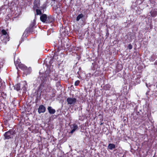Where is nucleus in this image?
Listing matches in <instances>:
<instances>
[{
    "label": "nucleus",
    "mask_w": 157,
    "mask_h": 157,
    "mask_svg": "<svg viewBox=\"0 0 157 157\" xmlns=\"http://www.w3.org/2000/svg\"><path fill=\"white\" fill-rule=\"evenodd\" d=\"M156 87H157V85H156Z\"/></svg>",
    "instance_id": "nucleus-33"
},
{
    "label": "nucleus",
    "mask_w": 157,
    "mask_h": 157,
    "mask_svg": "<svg viewBox=\"0 0 157 157\" xmlns=\"http://www.w3.org/2000/svg\"><path fill=\"white\" fill-rule=\"evenodd\" d=\"M83 17L84 15L82 14H79L77 17L76 20L77 21H78L80 19L83 18Z\"/></svg>",
    "instance_id": "nucleus-18"
},
{
    "label": "nucleus",
    "mask_w": 157,
    "mask_h": 157,
    "mask_svg": "<svg viewBox=\"0 0 157 157\" xmlns=\"http://www.w3.org/2000/svg\"><path fill=\"white\" fill-rule=\"evenodd\" d=\"M62 46H63V47H64V48L65 47L64 46H63V45H62Z\"/></svg>",
    "instance_id": "nucleus-29"
},
{
    "label": "nucleus",
    "mask_w": 157,
    "mask_h": 157,
    "mask_svg": "<svg viewBox=\"0 0 157 157\" xmlns=\"http://www.w3.org/2000/svg\"><path fill=\"white\" fill-rule=\"evenodd\" d=\"M128 49H129L130 50H131V49H132V45L131 44H130L128 45Z\"/></svg>",
    "instance_id": "nucleus-24"
},
{
    "label": "nucleus",
    "mask_w": 157,
    "mask_h": 157,
    "mask_svg": "<svg viewBox=\"0 0 157 157\" xmlns=\"http://www.w3.org/2000/svg\"><path fill=\"white\" fill-rule=\"evenodd\" d=\"M1 33L2 34L1 37V40L3 43L6 44L7 42L8 41L10 40V37L9 36V34L4 29L2 30Z\"/></svg>",
    "instance_id": "nucleus-2"
},
{
    "label": "nucleus",
    "mask_w": 157,
    "mask_h": 157,
    "mask_svg": "<svg viewBox=\"0 0 157 157\" xmlns=\"http://www.w3.org/2000/svg\"><path fill=\"white\" fill-rule=\"evenodd\" d=\"M111 86L109 84H106L104 85L103 87L104 89L105 90H109L111 88Z\"/></svg>",
    "instance_id": "nucleus-16"
},
{
    "label": "nucleus",
    "mask_w": 157,
    "mask_h": 157,
    "mask_svg": "<svg viewBox=\"0 0 157 157\" xmlns=\"http://www.w3.org/2000/svg\"><path fill=\"white\" fill-rule=\"evenodd\" d=\"M22 83L23 84H22V86L21 90H23L24 92H25L27 87V84L26 82H23Z\"/></svg>",
    "instance_id": "nucleus-10"
},
{
    "label": "nucleus",
    "mask_w": 157,
    "mask_h": 157,
    "mask_svg": "<svg viewBox=\"0 0 157 157\" xmlns=\"http://www.w3.org/2000/svg\"><path fill=\"white\" fill-rule=\"evenodd\" d=\"M46 110V108L44 105H41L39 106L38 109V112L39 114L44 113Z\"/></svg>",
    "instance_id": "nucleus-8"
},
{
    "label": "nucleus",
    "mask_w": 157,
    "mask_h": 157,
    "mask_svg": "<svg viewBox=\"0 0 157 157\" xmlns=\"http://www.w3.org/2000/svg\"><path fill=\"white\" fill-rule=\"evenodd\" d=\"M16 132L13 129H10L6 132L4 134V140H9L13 139L14 135L15 134Z\"/></svg>",
    "instance_id": "nucleus-3"
},
{
    "label": "nucleus",
    "mask_w": 157,
    "mask_h": 157,
    "mask_svg": "<svg viewBox=\"0 0 157 157\" xmlns=\"http://www.w3.org/2000/svg\"><path fill=\"white\" fill-rule=\"evenodd\" d=\"M15 89L17 91L21 89V86L20 84H17L14 86Z\"/></svg>",
    "instance_id": "nucleus-17"
},
{
    "label": "nucleus",
    "mask_w": 157,
    "mask_h": 157,
    "mask_svg": "<svg viewBox=\"0 0 157 157\" xmlns=\"http://www.w3.org/2000/svg\"><path fill=\"white\" fill-rule=\"evenodd\" d=\"M55 56V55H54L53 56V57H54Z\"/></svg>",
    "instance_id": "nucleus-32"
},
{
    "label": "nucleus",
    "mask_w": 157,
    "mask_h": 157,
    "mask_svg": "<svg viewBox=\"0 0 157 157\" xmlns=\"http://www.w3.org/2000/svg\"><path fill=\"white\" fill-rule=\"evenodd\" d=\"M150 13L152 17H155L157 15V11L155 10H152L150 12Z\"/></svg>",
    "instance_id": "nucleus-13"
},
{
    "label": "nucleus",
    "mask_w": 157,
    "mask_h": 157,
    "mask_svg": "<svg viewBox=\"0 0 157 157\" xmlns=\"http://www.w3.org/2000/svg\"><path fill=\"white\" fill-rule=\"evenodd\" d=\"M48 110L49 113L51 114H53L56 112L55 109H52L51 106H49L48 108Z\"/></svg>",
    "instance_id": "nucleus-12"
},
{
    "label": "nucleus",
    "mask_w": 157,
    "mask_h": 157,
    "mask_svg": "<svg viewBox=\"0 0 157 157\" xmlns=\"http://www.w3.org/2000/svg\"><path fill=\"white\" fill-rule=\"evenodd\" d=\"M35 10H36V15H41L42 12L41 11V10L40 9H36Z\"/></svg>",
    "instance_id": "nucleus-19"
},
{
    "label": "nucleus",
    "mask_w": 157,
    "mask_h": 157,
    "mask_svg": "<svg viewBox=\"0 0 157 157\" xmlns=\"http://www.w3.org/2000/svg\"><path fill=\"white\" fill-rule=\"evenodd\" d=\"M103 124V123H101L100 124V125H102Z\"/></svg>",
    "instance_id": "nucleus-26"
},
{
    "label": "nucleus",
    "mask_w": 157,
    "mask_h": 157,
    "mask_svg": "<svg viewBox=\"0 0 157 157\" xmlns=\"http://www.w3.org/2000/svg\"><path fill=\"white\" fill-rule=\"evenodd\" d=\"M55 56V55H54L53 56V57H54Z\"/></svg>",
    "instance_id": "nucleus-31"
},
{
    "label": "nucleus",
    "mask_w": 157,
    "mask_h": 157,
    "mask_svg": "<svg viewBox=\"0 0 157 157\" xmlns=\"http://www.w3.org/2000/svg\"><path fill=\"white\" fill-rule=\"evenodd\" d=\"M72 125L73 128L70 132L71 134H72L78 128V126L76 124H73Z\"/></svg>",
    "instance_id": "nucleus-14"
},
{
    "label": "nucleus",
    "mask_w": 157,
    "mask_h": 157,
    "mask_svg": "<svg viewBox=\"0 0 157 157\" xmlns=\"http://www.w3.org/2000/svg\"><path fill=\"white\" fill-rule=\"evenodd\" d=\"M54 74L55 77L54 79L56 81L58 80V75L56 73H54L53 71H46L45 73L40 77L41 83L39 86V89L42 90L46 91L47 90H50L51 87L50 82L49 78L52 79V75Z\"/></svg>",
    "instance_id": "nucleus-1"
},
{
    "label": "nucleus",
    "mask_w": 157,
    "mask_h": 157,
    "mask_svg": "<svg viewBox=\"0 0 157 157\" xmlns=\"http://www.w3.org/2000/svg\"><path fill=\"white\" fill-rule=\"evenodd\" d=\"M52 60H51V61H50V62H51V63H52Z\"/></svg>",
    "instance_id": "nucleus-28"
},
{
    "label": "nucleus",
    "mask_w": 157,
    "mask_h": 157,
    "mask_svg": "<svg viewBox=\"0 0 157 157\" xmlns=\"http://www.w3.org/2000/svg\"><path fill=\"white\" fill-rule=\"evenodd\" d=\"M60 82L59 81L57 82L56 84V87H58L59 86H61Z\"/></svg>",
    "instance_id": "nucleus-23"
},
{
    "label": "nucleus",
    "mask_w": 157,
    "mask_h": 157,
    "mask_svg": "<svg viewBox=\"0 0 157 157\" xmlns=\"http://www.w3.org/2000/svg\"><path fill=\"white\" fill-rule=\"evenodd\" d=\"M47 5L46 4H43L42 6H41L40 7V8L41 10H43V13H44V10L46 8Z\"/></svg>",
    "instance_id": "nucleus-20"
},
{
    "label": "nucleus",
    "mask_w": 157,
    "mask_h": 157,
    "mask_svg": "<svg viewBox=\"0 0 157 157\" xmlns=\"http://www.w3.org/2000/svg\"><path fill=\"white\" fill-rule=\"evenodd\" d=\"M14 63L15 65V66L17 67V66L19 67V68H20L21 70L24 71L25 72H27L28 71V69L27 67L25 66L24 64L20 63V62L19 61H17V62L15 61V60H14Z\"/></svg>",
    "instance_id": "nucleus-5"
},
{
    "label": "nucleus",
    "mask_w": 157,
    "mask_h": 157,
    "mask_svg": "<svg viewBox=\"0 0 157 157\" xmlns=\"http://www.w3.org/2000/svg\"><path fill=\"white\" fill-rule=\"evenodd\" d=\"M67 101L68 104L69 105L75 104L77 102L76 99L75 98H67Z\"/></svg>",
    "instance_id": "nucleus-6"
},
{
    "label": "nucleus",
    "mask_w": 157,
    "mask_h": 157,
    "mask_svg": "<svg viewBox=\"0 0 157 157\" xmlns=\"http://www.w3.org/2000/svg\"><path fill=\"white\" fill-rule=\"evenodd\" d=\"M52 1H57V0H52Z\"/></svg>",
    "instance_id": "nucleus-27"
},
{
    "label": "nucleus",
    "mask_w": 157,
    "mask_h": 157,
    "mask_svg": "<svg viewBox=\"0 0 157 157\" xmlns=\"http://www.w3.org/2000/svg\"><path fill=\"white\" fill-rule=\"evenodd\" d=\"M47 18V15L45 14H43L41 15L40 17V21L44 23H46Z\"/></svg>",
    "instance_id": "nucleus-9"
},
{
    "label": "nucleus",
    "mask_w": 157,
    "mask_h": 157,
    "mask_svg": "<svg viewBox=\"0 0 157 157\" xmlns=\"http://www.w3.org/2000/svg\"><path fill=\"white\" fill-rule=\"evenodd\" d=\"M35 25L36 21L34 19L33 21L31 22L29 26L26 29L24 33H28L33 32L34 31V28L36 27Z\"/></svg>",
    "instance_id": "nucleus-4"
},
{
    "label": "nucleus",
    "mask_w": 157,
    "mask_h": 157,
    "mask_svg": "<svg viewBox=\"0 0 157 157\" xmlns=\"http://www.w3.org/2000/svg\"><path fill=\"white\" fill-rule=\"evenodd\" d=\"M115 148V145L113 144H109L107 147V149L112 150Z\"/></svg>",
    "instance_id": "nucleus-15"
},
{
    "label": "nucleus",
    "mask_w": 157,
    "mask_h": 157,
    "mask_svg": "<svg viewBox=\"0 0 157 157\" xmlns=\"http://www.w3.org/2000/svg\"><path fill=\"white\" fill-rule=\"evenodd\" d=\"M54 20V19L52 16H48V18L46 23H50L53 22Z\"/></svg>",
    "instance_id": "nucleus-11"
},
{
    "label": "nucleus",
    "mask_w": 157,
    "mask_h": 157,
    "mask_svg": "<svg viewBox=\"0 0 157 157\" xmlns=\"http://www.w3.org/2000/svg\"><path fill=\"white\" fill-rule=\"evenodd\" d=\"M80 83V81L79 80L76 81L75 83V86H78Z\"/></svg>",
    "instance_id": "nucleus-22"
},
{
    "label": "nucleus",
    "mask_w": 157,
    "mask_h": 157,
    "mask_svg": "<svg viewBox=\"0 0 157 157\" xmlns=\"http://www.w3.org/2000/svg\"><path fill=\"white\" fill-rule=\"evenodd\" d=\"M123 69V67L121 65H118L117 67V71H119L122 70Z\"/></svg>",
    "instance_id": "nucleus-21"
},
{
    "label": "nucleus",
    "mask_w": 157,
    "mask_h": 157,
    "mask_svg": "<svg viewBox=\"0 0 157 157\" xmlns=\"http://www.w3.org/2000/svg\"><path fill=\"white\" fill-rule=\"evenodd\" d=\"M58 6L57 5H56V6H55V10H56L58 9Z\"/></svg>",
    "instance_id": "nucleus-25"
},
{
    "label": "nucleus",
    "mask_w": 157,
    "mask_h": 157,
    "mask_svg": "<svg viewBox=\"0 0 157 157\" xmlns=\"http://www.w3.org/2000/svg\"><path fill=\"white\" fill-rule=\"evenodd\" d=\"M40 2L39 0H35L33 2V9L34 10H35L36 9L40 8Z\"/></svg>",
    "instance_id": "nucleus-7"
},
{
    "label": "nucleus",
    "mask_w": 157,
    "mask_h": 157,
    "mask_svg": "<svg viewBox=\"0 0 157 157\" xmlns=\"http://www.w3.org/2000/svg\"><path fill=\"white\" fill-rule=\"evenodd\" d=\"M55 56V55H54L53 56V57H54Z\"/></svg>",
    "instance_id": "nucleus-30"
}]
</instances>
